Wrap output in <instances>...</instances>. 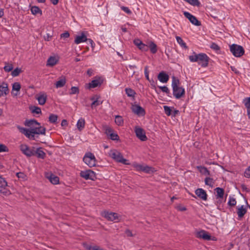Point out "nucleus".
I'll use <instances>...</instances> for the list:
<instances>
[{
	"label": "nucleus",
	"instance_id": "nucleus-1",
	"mask_svg": "<svg viewBox=\"0 0 250 250\" xmlns=\"http://www.w3.org/2000/svg\"><path fill=\"white\" fill-rule=\"evenodd\" d=\"M21 132L30 140L36 139V135H45L46 129L40 125H37L34 128L26 129L23 127H18Z\"/></svg>",
	"mask_w": 250,
	"mask_h": 250
},
{
	"label": "nucleus",
	"instance_id": "nucleus-2",
	"mask_svg": "<svg viewBox=\"0 0 250 250\" xmlns=\"http://www.w3.org/2000/svg\"><path fill=\"white\" fill-rule=\"evenodd\" d=\"M172 87L173 94L175 98L179 99L184 96L185 91L184 88L180 86L179 80L175 77H172Z\"/></svg>",
	"mask_w": 250,
	"mask_h": 250
},
{
	"label": "nucleus",
	"instance_id": "nucleus-3",
	"mask_svg": "<svg viewBox=\"0 0 250 250\" xmlns=\"http://www.w3.org/2000/svg\"><path fill=\"white\" fill-rule=\"evenodd\" d=\"M189 59L191 62H198L202 67L208 66L209 58L205 53H200L189 56Z\"/></svg>",
	"mask_w": 250,
	"mask_h": 250
},
{
	"label": "nucleus",
	"instance_id": "nucleus-4",
	"mask_svg": "<svg viewBox=\"0 0 250 250\" xmlns=\"http://www.w3.org/2000/svg\"><path fill=\"white\" fill-rule=\"evenodd\" d=\"M109 156L118 163H120L124 165L129 164L128 163H127V160L124 158L122 153L116 149L110 150L109 152Z\"/></svg>",
	"mask_w": 250,
	"mask_h": 250
},
{
	"label": "nucleus",
	"instance_id": "nucleus-5",
	"mask_svg": "<svg viewBox=\"0 0 250 250\" xmlns=\"http://www.w3.org/2000/svg\"><path fill=\"white\" fill-rule=\"evenodd\" d=\"M83 161L90 167L96 166L97 160L94 155L91 152L86 153L83 158Z\"/></svg>",
	"mask_w": 250,
	"mask_h": 250
},
{
	"label": "nucleus",
	"instance_id": "nucleus-6",
	"mask_svg": "<svg viewBox=\"0 0 250 250\" xmlns=\"http://www.w3.org/2000/svg\"><path fill=\"white\" fill-rule=\"evenodd\" d=\"M132 166L135 168L137 171H141L146 173H151L155 171L154 168L145 165H142L137 163H133Z\"/></svg>",
	"mask_w": 250,
	"mask_h": 250
},
{
	"label": "nucleus",
	"instance_id": "nucleus-7",
	"mask_svg": "<svg viewBox=\"0 0 250 250\" xmlns=\"http://www.w3.org/2000/svg\"><path fill=\"white\" fill-rule=\"evenodd\" d=\"M230 51L236 57H240L245 53V50L242 46L233 44L230 46Z\"/></svg>",
	"mask_w": 250,
	"mask_h": 250
},
{
	"label": "nucleus",
	"instance_id": "nucleus-8",
	"mask_svg": "<svg viewBox=\"0 0 250 250\" xmlns=\"http://www.w3.org/2000/svg\"><path fill=\"white\" fill-rule=\"evenodd\" d=\"M102 216L106 218L108 221H114L118 220L119 218V215L115 212H109L104 210L101 213Z\"/></svg>",
	"mask_w": 250,
	"mask_h": 250
},
{
	"label": "nucleus",
	"instance_id": "nucleus-9",
	"mask_svg": "<svg viewBox=\"0 0 250 250\" xmlns=\"http://www.w3.org/2000/svg\"><path fill=\"white\" fill-rule=\"evenodd\" d=\"M21 151L26 156L31 157L34 155L35 147H29L26 145L22 144L20 146Z\"/></svg>",
	"mask_w": 250,
	"mask_h": 250
},
{
	"label": "nucleus",
	"instance_id": "nucleus-10",
	"mask_svg": "<svg viewBox=\"0 0 250 250\" xmlns=\"http://www.w3.org/2000/svg\"><path fill=\"white\" fill-rule=\"evenodd\" d=\"M80 175L86 180H94L96 179L95 172L90 169L82 171L80 173Z\"/></svg>",
	"mask_w": 250,
	"mask_h": 250
},
{
	"label": "nucleus",
	"instance_id": "nucleus-11",
	"mask_svg": "<svg viewBox=\"0 0 250 250\" xmlns=\"http://www.w3.org/2000/svg\"><path fill=\"white\" fill-rule=\"evenodd\" d=\"M135 132L136 136L142 141H145L147 140L145 131L141 128L135 127Z\"/></svg>",
	"mask_w": 250,
	"mask_h": 250
},
{
	"label": "nucleus",
	"instance_id": "nucleus-12",
	"mask_svg": "<svg viewBox=\"0 0 250 250\" xmlns=\"http://www.w3.org/2000/svg\"><path fill=\"white\" fill-rule=\"evenodd\" d=\"M184 16L189 20V21L194 25L196 26L201 25V22L197 19V18L190 14L188 12H184Z\"/></svg>",
	"mask_w": 250,
	"mask_h": 250
},
{
	"label": "nucleus",
	"instance_id": "nucleus-13",
	"mask_svg": "<svg viewBox=\"0 0 250 250\" xmlns=\"http://www.w3.org/2000/svg\"><path fill=\"white\" fill-rule=\"evenodd\" d=\"M103 83V79L101 77H95V78L88 84V88H95L100 86Z\"/></svg>",
	"mask_w": 250,
	"mask_h": 250
},
{
	"label": "nucleus",
	"instance_id": "nucleus-14",
	"mask_svg": "<svg viewBox=\"0 0 250 250\" xmlns=\"http://www.w3.org/2000/svg\"><path fill=\"white\" fill-rule=\"evenodd\" d=\"M47 95L46 93L41 92L36 95V99L38 100L39 104L44 105L46 102Z\"/></svg>",
	"mask_w": 250,
	"mask_h": 250
},
{
	"label": "nucleus",
	"instance_id": "nucleus-15",
	"mask_svg": "<svg viewBox=\"0 0 250 250\" xmlns=\"http://www.w3.org/2000/svg\"><path fill=\"white\" fill-rule=\"evenodd\" d=\"M196 237L203 239L205 240H209L211 239V236L204 230L198 231L196 234Z\"/></svg>",
	"mask_w": 250,
	"mask_h": 250
},
{
	"label": "nucleus",
	"instance_id": "nucleus-16",
	"mask_svg": "<svg viewBox=\"0 0 250 250\" xmlns=\"http://www.w3.org/2000/svg\"><path fill=\"white\" fill-rule=\"evenodd\" d=\"M196 195L203 200L206 201L207 200L208 195L205 190L202 188H197L195 190Z\"/></svg>",
	"mask_w": 250,
	"mask_h": 250
},
{
	"label": "nucleus",
	"instance_id": "nucleus-17",
	"mask_svg": "<svg viewBox=\"0 0 250 250\" xmlns=\"http://www.w3.org/2000/svg\"><path fill=\"white\" fill-rule=\"evenodd\" d=\"M33 156H36L39 159H44L46 156V154L42 150V147L35 148Z\"/></svg>",
	"mask_w": 250,
	"mask_h": 250
},
{
	"label": "nucleus",
	"instance_id": "nucleus-18",
	"mask_svg": "<svg viewBox=\"0 0 250 250\" xmlns=\"http://www.w3.org/2000/svg\"><path fill=\"white\" fill-rule=\"evenodd\" d=\"M132 111L138 115H144L145 111L144 108L138 105H133L132 107Z\"/></svg>",
	"mask_w": 250,
	"mask_h": 250
},
{
	"label": "nucleus",
	"instance_id": "nucleus-19",
	"mask_svg": "<svg viewBox=\"0 0 250 250\" xmlns=\"http://www.w3.org/2000/svg\"><path fill=\"white\" fill-rule=\"evenodd\" d=\"M9 93V89L8 87V84L3 82L0 85V97L4 95H7Z\"/></svg>",
	"mask_w": 250,
	"mask_h": 250
},
{
	"label": "nucleus",
	"instance_id": "nucleus-20",
	"mask_svg": "<svg viewBox=\"0 0 250 250\" xmlns=\"http://www.w3.org/2000/svg\"><path fill=\"white\" fill-rule=\"evenodd\" d=\"M158 80L162 83H166L169 80L168 75L164 71L161 72L158 75Z\"/></svg>",
	"mask_w": 250,
	"mask_h": 250
},
{
	"label": "nucleus",
	"instance_id": "nucleus-21",
	"mask_svg": "<svg viewBox=\"0 0 250 250\" xmlns=\"http://www.w3.org/2000/svg\"><path fill=\"white\" fill-rule=\"evenodd\" d=\"M66 78L64 76H61L55 84V87L57 88L63 87L66 83Z\"/></svg>",
	"mask_w": 250,
	"mask_h": 250
},
{
	"label": "nucleus",
	"instance_id": "nucleus-22",
	"mask_svg": "<svg viewBox=\"0 0 250 250\" xmlns=\"http://www.w3.org/2000/svg\"><path fill=\"white\" fill-rule=\"evenodd\" d=\"M247 210L244 208V206H241L237 208V213L238 216V219H240L243 217L244 215L247 213Z\"/></svg>",
	"mask_w": 250,
	"mask_h": 250
},
{
	"label": "nucleus",
	"instance_id": "nucleus-23",
	"mask_svg": "<svg viewBox=\"0 0 250 250\" xmlns=\"http://www.w3.org/2000/svg\"><path fill=\"white\" fill-rule=\"evenodd\" d=\"M87 40V38H86V36L83 33L81 36H77L76 37L74 42L76 44H79L81 42H86Z\"/></svg>",
	"mask_w": 250,
	"mask_h": 250
},
{
	"label": "nucleus",
	"instance_id": "nucleus-24",
	"mask_svg": "<svg viewBox=\"0 0 250 250\" xmlns=\"http://www.w3.org/2000/svg\"><path fill=\"white\" fill-rule=\"evenodd\" d=\"M25 125L28 126L29 129H32L36 126H37V125H40V123L35 120H31L29 121H26Z\"/></svg>",
	"mask_w": 250,
	"mask_h": 250
},
{
	"label": "nucleus",
	"instance_id": "nucleus-25",
	"mask_svg": "<svg viewBox=\"0 0 250 250\" xmlns=\"http://www.w3.org/2000/svg\"><path fill=\"white\" fill-rule=\"evenodd\" d=\"M98 98L99 97L98 96L91 98L90 100L93 101L91 104V107L92 108H93L102 104V102L99 101Z\"/></svg>",
	"mask_w": 250,
	"mask_h": 250
},
{
	"label": "nucleus",
	"instance_id": "nucleus-26",
	"mask_svg": "<svg viewBox=\"0 0 250 250\" xmlns=\"http://www.w3.org/2000/svg\"><path fill=\"white\" fill-rule=\"evenodd\" d=\"M46 177L53 184H57L59 182V178L53 174H50V175H47Z\"/></svg>",
	"mask_w": 250,
	"mask_h": 250
},
{
	"label": "nucleus",
	"instance_id": "nucleus-27",
	"mask_svg": "<svg viewBox=\"0 0 250 250\" xmlns=\"http://www.w3.org/2000/svg\"><path fill=\"white\" fill-rule=\"evenodd\" d=\"M58 62V60L55 57H50L47 62L46 65L53 66L55 65Z\"/></svg>",
	"mask_w": 250,
	"mask_h": 250
},
{
	"label": "nucleus",
	"instance_id": "nucleus-28",
	"mask_svg": "<svg viewBox=\"0 0 250 250\" xmlns=\"http://www.w3.org/2000/svg\"><path fill=\"white\" fill-rule=\"evenodd\" d=\"M7 186H0V193L5 196L11 194L10 191L7 188Z\"/></svg>",
	"mask_w": 250,
	"mask_h": 250
},
{
	"label": "nucleus",
	"instance_id": "nucleus-29",
	"mask_svg": "<svg viewBox=\"0 0 250 250\" xmlns=\"http://www.w3.org/2000/svg\"><path fill=\"white\" fill-rule=\"evenodd\" d=\"M216 192V197L217 198L222 199L224 194V190L222 188H216L215 189Z\"/></svg>",
	"mask_w": 250,
	"mask_h": 250
},
{
	"label": "nucleus",
	"instance_id": "nucleus-30",
	"mask_svg": "<svg viewBox=\"0 0 250 250\" xmlns=\"http://www.w3.org/2000/svg\"><path fill=\"white\" fill-rule=\"evenodd\" d=\"M197 168L199 170V171L202 174L205 175H209V171L208 170V169L202 166H198Z\"/></svg>",
	"mask_w": 250,
	"mask_h": 250
},
{
	"label": "nucleus",
	"instance_id": "nucleus-31",
	"mask_svg": "<svg viewBox=\"0 0 250 250\" xmlns=\"http://www.w3.org/2000/svg\"><path fill=\"white\" fill-rule=\"evenodd\" d=\"M84 125L85 121L83 119L81 118L78 120L77 124V126L79 130H81L82 129H83L84 127Z\"/></svg>",
	"mask_w": 250,
	"mask_h": 250
},
{
	"label": "nucleus",
	"instance_id": "nucleus-32",
	"mask_svg": "<svg viewBox=\"0 0 250 250\" xmlns=\"http://www.w3.org/2000/svg\"><path fill=\"white\" fill-rule=\"evenodd\" d=\"M148 47L149 48L150 51L152 54H155L157 52V45L153 42H151Z\"/></svg>",
	"mask_w": 250,
	"mask_h": 250
},
{
	"label": "nucleus",
	"instance_id": "nucleus-33",
	"mask_svg": "<svg viewBox=\"0 0 250 250\" xmlns=\"http://www.w3.org/2000/svg\"><path fill=\"white\" fill-rule=\"evenodd\" d=\"M31 11L33 15H36L39 13L42 15V10L38 7L35 6L31 7Z\"/></svg>",
	"mask_w": 250,
	"mask_h": 250
},
{
	"label": "nucleus",
	"instance_id": "nucleus-34",
	"mask_svg": "<svg viewBox=\"0 0 250 250\" xmlns=\"http://www.w3.org/2000/svg\"><path fill=\"white\" fill-rule=\"evenodd\" d=\"M176 40H177V42L183 47L187 49L188 48V47L186 45V43L183 41V40H182V39L179 37V36H176Z\"/></svg>",
	"mask_w": 250,
	"mask_h": 250
},
{
	"label": "nucleus",
	"instance_id": "nucleus-35",
	"mask_svg": "<svg viewBox=\"0 0 250 250\" xmlns=\"http://www.w3.org/2000/svg\"><path fill=\"white\" fill-rule=\"evenodd\" d=\"M125 91L126 94L128 97H133L136 94L135 91L130 88H125Z\"/></svg>",
	"mask_w": 250,
	"mask_h": 250
},
{
	"label": "nucleus",
	"instance_id": "nucleus-36",
	"mask_svg": "<svg viewBox=\"0 0 250 250\" xmlns=\"http://www.w3.org/2000/svg\"><path fill=\"white\" fill-rule=\"evenodd\" d=\"M58 119V116L54 114H51L49 117V121L51 123L55 124Z\"/></svg>",
	"mask_w": 250,
	"mask_h": 250
},
{
	"label": "nucleus",
	"instance_id": "nucleus-37",
	"mask_svg": "<svg viewBox=\"0 0 250 250\" xmlns=\"http://www.w3.org/2000/svg\"><path fill=\"white\" fill-rule=\"evenodd\" d=\"M205 182L206 185L209 186L210 187H212L214 184V181L213 179L209 177L206 178Z\"/></svg>",
	"mask_w": 250,
	"mask_h": 250
},
{
	"label": "nucleus",
	"instance_id": "nucleus-38",
	"mask_svg": "<svg viewBox=\"0 0 250 250\" xmlns=\"http://www.w3.org/2000/svg\"><path fill=\"white\" fill-rule=\"evenodd\" d=\"M115 122L118 125H122L123 124V120L121 116L117 115L115 116Z\"/></svg>",
	"mask_w": 250,
	"mask_h": 250
},
{
	"label": "nucleus",
	"instance_id": "nucleus-39",
	"mask_svg": "<svg viewBox=\"0 0 250 250\" xmlns=\"http://www.w3.org/2000/svg\"><path fill=\"white\" fill-rule=\"evenodd\" d=\"M21 72V68L18 67L15 68L11 73V75L13 77H16L19 75V74Z\"/></svg>",
	"mask_w": 250,
	"mask_h": 250
},
{
	"label": "nucleus",
	"instance_id": "nucleus-40",
	"mask_svg": "<svg viewBox=\"0 0 250 250\" xmlns=\"http://www.w3.org/2000/svg\"><path fill=\"white\" fill-rule=\"evenodd\" d=\"M79 93V89L78 87L72 86L70 89V95L78 94Z\"/></svg>",
	"mask_w": 250,
	"mask_h": 250
},
{
	"label": "nucleus",
	"instance_id": "nucleus-41",
	"mask_svg": "<svg viewBox=\"0 0 250 250\" xmlns=\"http://www.w3.org/2000/svg\"><path fill=\"white\" fill-rule=\"evenodd\" d=\"M21 89V85L19 83L16 82L13 83L12 86V90L20 91Z\"/></svg>",
	"mask_w": 250,
	"mask_h": 250
},
{
	"label": "nucleus",
	"instance_id": "nucleus-42",
	"mask_svg": "<svg viewBox=\"0 0 250 250\" xmlns=\"http://www.w3.org/2000/svg\"><path fill=\"white\" fill-rule=\"evenodd\" d=\"M236 204V201L235 198L233 197H230L229 199V201L228 202V205L229 206L233 207L235 206Z\"/></svg>",
	"mask_w": 250,
	"mask_h": 250
},
{
	"label": "nucleus",
	"instance_id": "nucleus-43",
	"mask_svg": "<svg viewBox=\"0 0 250 250\" xmlns=\"http://www.w3.org/2000/svg\"><path fill=\"white\" fill-rule=\"evenodd\" d=\"M164 109L165 110V112L167 115L170 116L171 115V110L169 106L165 105L164 106Z\"/></svg>",
	"mask_w": 250,
	"mask_h": 250
},
{
	"label": "nucleus",
	"instance_id": "nucleus-44",
	"mask_svg": "<svg viewBox=\"0 0 250 250\" xmlns=\"http://www.w3.org/2000/svg\"><path fill=\"white\" fill-rule=\"evenodd\" d=\"M138 48L141 50L142 51H146L148 50V47L147 45L145 44L144 43H143V42L142 43H141V44L140 45V46L138 47Z\"/></svg>",
	"mask_w": 250,
	"mask_h": 250
},
{
	"label": "nucleus",
	"instance_id": "nucleus-45",
	"mask_svg": "<svg viewBox=\"0 0 250 250\" xmlns=\"http://www.w3.org/2000/svg\"><path fill=\"white\" fill-rule=\"evenodd\" d=\"M110 138L112 140H118L119 139V137L116 133H114L113 132L109 134Z\"/></svg>",
	"mask_w": 250,
	"mask_h": 250
},
{
	"label": "nucleus",
	"instance_id": "nucleus-46",
	"mask_svg": "<svg viewBox=\"0 0 250 250\" xmlns=\"http://www.w3.org/2000/svg\"><path fill=\"white\" fill-rule=\"evenodd\" d=\"M32 112L36 114H40L42 112L41 108L37 106H33L32 109Z\"/></svg>",
	"mask_w": 250,
	"mask_h": 250
},
{
	"label": "nucleus",
	"instance_id": "nucleus-47",
	"mask_svg": "<svg viewBox=\"0 0 250 250\" xmlns=\"http://www.w3.org/2000/svg\"><path fill=\"white\" fill-rule=\"evenodd\" d=\"M245 105L247 109H250V97L247 99H245L244 100Z\"/></svg>",
	"mask_w": 250,
	"mask_h": 250
},
{
	"label": "nucleus",
	"instance_id": "nucleus-48",
	"mask_svg": "<svg viewBox=\"0 0 250 250\" xmlns=\"http://www.w3.org/2000/svg\"><path fill=\"white\" fill-rule=\"evenodd\" d=\"M13 68L12 64H7L4 67V70L6 72H10Z\"/></svg>",
	"mask_w": 250,
	"mask_h": 250
},
{
	"label": "nucleus",
	"instance_id": "nucleus-49",
	"mask_svg": "<svg viewBox=\"0 0 250 250\" xmlns=\"http://www.w3.org/2000/svg\"><path fill=\"white\" fill-rule=\"evenodd\" d=\"M159 87L163 92L166 93L167 95L170 93L169 90L166 86H159Z\"/></svg>",
	"mask_w": 250,
	"mask_h": 250
},
{
	"label": "nucleus",
	"instance_id": "nucleus-50",
	"mask_svg": "<svg viewBox=\"0 0 250 250\" xmlns=\"http://www.w3.org/2000/svg\"><path fill=\"white\" fill-rule=\"evenodd\" d=\"M210 48L216 51L219 50L220 49V47L216 43L214 42L211 43Z\"/></svg>",
	"mask_w": 250,
	"mask_h": 250
},
{
	"label": "nucleus",
	"instance_id": "nucleus-51",
	"mask_svg": "<svg viewBox=\"0 0 250 250\" xmlns=\"http://www.w3.org/2000/svg\"><path fill=\"white\" fill-rule=\"evenodd\" d=\"M145 77H146V79L149 82H151V81L149 78V71L148 70V66H146L145 67Z\"/></svg>",
	"mask_w": 250,
	"mask_h": 250
},
{
	"label": "nucleus",
	"instance_id": "nucleus-52",
	"mask_svg": "<svg viewBox=\"0 0 250 250\" xmlns=\"http://www.w3.org/2000/svg\"><path fill=\"white\" fill-rule=\"evenodd\" d=\"M8 149L6 146L4 145L0 144V152H7Z\"/></svg>",
	"mask_w": 250,
	"mask_h": 250
},
{
	"label": "nucleus",
	"instance_id": "nucleus-53",
	"mask_svg": "<svg viewBox=\"0 0 250 250\" xmlns=\"http://www.w3.org/2000/svg\"><path fill=\"white\" fill-rule=\"evenodd\" d=\"M121 8L122 9V10H123L124 12H125L128 14H131L132 13L131 11L127 7L123 6L121 7Z\"/></svg>",
	"mask_w": 250,
	"mask_h": 250
},
{
	"label": "nucleus",
	"instance_id": "nucleus-54",
	"mask_svg": "<svg viewBox=\"0 0 250 250\" xmlns=\"http://www.w3.org/2000/svg\"><path fill=\"white\" fill-rule=\"evenodd\" d=\"M245 176L247 178H250V166L245 171L244 173Z\"/></svg>",
	"mask_w": 250,
	"mask_h": 250
},
{
	"label": "nucleus",
	"instance_id": "nucleus-55",
	"mask_svg": "<svg viewBox=\"0 0 250 250\" xmlns=\"http://www.w3.org/2000/svg\"><path fill=\"white\" fill-rule=\"evenodd\" d=\"M0 184L1 186H7V183L5 180L1 177H0Z\"/></svg>",
	"mask_w": 250,
	"mask_h": 250
},
{
	"label": "nucleus",
	"instance_id": "nucleus-56",
	"mask_svg": "<svg viewBox=\"0 0 250 250\" xmlns=\"http://www.w3.org/2000/svg\"><path fill=\"white\" fill-rule=\"evenodd\" d=\"M69 33L68 32H65L61 35V38H68L69 37Z\"/></svg>",
	"mask_w": 250,
	"mask_h": 250
},
{
	"label": "nucleus",
	"instance_id": "nucleus-57",
	"mask_svg": "<svg viewBox=\"0 0 250 250\" xmlns=\"http://www.w3.org/2000/svg\"><path fill=\"white\" fill-rule=\"evenodd\" d=\"M134 43L138 47L141 44V43H142V42L139 39H135L134 41Z\"/></svg>",
	"mask_w": 250,
	"mask_h": 250
},
{
	"label": "nucleus",
	"instance_id": "nucleus-58",
	"mask_svg": "<svg viewBox=\"0 0 250 250\" xmlns=\"http://www.w3.org/2000/svg\"><path fill=\"white\" fill-rule=\"evenodd\" d=\"M111 133H112V130L111 128L109 127H107L105 129V133L107 135H109V134Z\"/></svg>",
	"mask_w": 250,
	"mask_h": 250
},
{
	"label": "nucleus",
	"instance_id": "nucleus-59",
	"mask_svg": "<svg viewBox=\"0 0 250 250\" xmlns=\"http://www.w3.org/2000/svg\"><path fill=\"white\" fill-rule=\"evenodd\" d=\"M125 234L127 236H129V237H130V236H133V234L132 233V232L131 231V230H130L129 229H126L125 231Z\"/></svg>",
	"mask_w": 250,
	"mask_h": 250
},
{
	"label": "nucleus",
	"instance_id": "nucleus-60",
	"mask_svg": "<svg viewBox=\"0 0 250 250\" xmlns=\"http://www.w3.org/2000/svg\"><path fill=\"white\" fill-rule=\"evenodd\" d=\"M52 37V35H50L49 34H47L46 36L44 37V38L46 41H49L50 39Z\"/></svg>",
	"mask_w": 250,
	"mask_h": 250
},
{
	"label": "nucleus",
	"instance_id": "nucleus-61",
	"mask_svg": "<svg viewBox=\"0 0 250 250\" xmlns=\"http://www.w3.org/2000/svg\"><path fill=\"white\" fill-rule=\"evenodd\" d=\"M179 111L178 110H174L171 114V115H172L173 117H175L176 115H177L179 113Z\"/></svg>",
	"mask_w": 250,
	"mask_h": 250
},
{
	"label": "nucleus",
	"instance_id": "nucleus-62",
	"mask_svg": "<svg viewBox=\"0 0 250 250\" xmlns=\"http://www.w3.org/2000/svg\"><path fill=\"white\" fill-rule=\"evenodd\" d=\"M61 125L62 126L67 125V122L66 120H63L62 122Z\"/></svg>",
	"mask_w": 250,
	"mask_h": 250
},
{
	"label": "nucleus",
	"instance_id": "nucleus-63",
	"mask_svg": "<svg viewBox=\"0 0 250 250\" xmlns=\"http://www.w3.org/2000/svg\"><path fill=\"white\" fill-rule=\"evenodd\" d=\"M87 74L89 76H91L92 75V74H93V71L92 70L89 69H88L87 71Z\"/></svg>",
	"mask_w": 250,
	"mask_h": 250
},
{
	"label": "nucleus",
	"instance_id": "nucleus-64",
	"mask_svg": "<svg viewBox=\"0 0 250 250\" xmlns=\"http://www.w3.org/2000/svg\"><path fill=\"white\" fill-rule=\"evenodd\" d=\"M51 3L54 5H56L59 2V0H50Z\"/></svg>",
	"mask_w": 250,
	"mask_h": 250
}]
</instances>
